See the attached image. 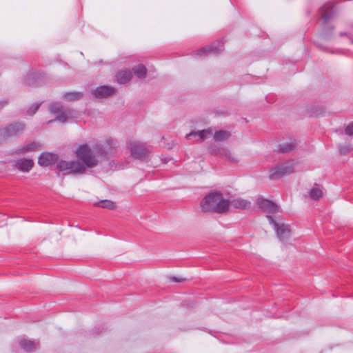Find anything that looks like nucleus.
<instances>
[{
  "mask_svg": "<svg viewBox=\"0 0 353 353\" xmlns=\"http://www.w3.org/2000/svg\"><path fill=\"white\" fill-rule=\"evenodd\" d=\"M107 145L103 148L99 145L92 150L88 145H80L76 152L77 157L81 161L86 168H93L97 165L99 159H107L109 154L112 155L117 148V141L108 139Z\"/></svg>",
  "mask_w": 353,
  "mask_h": 353,
  "instance_id": "f257e3e1",
  "label": "nucleus"
},
{
  "mask_svg": "<svg viewBox=\"0 0 353 353\" xmlns=\"http://www.w3.org/2000/svg\"><path fill=\"white\" fill-rule=\"evenodd\" d=\"M201 205L203 210L205 212L213 211L221 214L228 210L230 200L223 199L221 193L214 192L205 196Z\"/></svg>",
  "mask_w": 353,
  "mask_h": 353,
  "instance_id": "f03ea898",
  "label": "nucleus"
},
{
  "mask_svg": "<svg viewBox=\"0 0 353 353\" xmlns=\"http://www.w3.org/2000/svg\"><path fill=\"white\" fill-rule=\"evenodd\" d=\"M57 168L63 174H81L85 171V167L79 161H63L61 160L57 163Z\"/></svg>",
  "mask_w": 353,
  "mask_h": 353,
  "instance_id": "7ed1b4c3",
  "label": "nucleus"
},
{
  "mask_svg": "<svg viewBox=\"0 0 353 353\" xmlns=\"http://www.w3.org/2000/svg\"><path fill=\"white\" fill-rule=\"evenodd\" d=\"M25 130V124L22 122H14L0 128V144L6 142L9 139L16 137Z\"/></svg>",
  "mask_w": 353,
  "mask_h": 353,
  "instance_id": "20e7f679",
  "label": "nucleus"
},
{
  "mask_svg": "<svg viewBox=\"0 0 353 353\" xmlns=\"http://www.w3.org/2000/svg\"><path fill=\"white\" fill-rule=\"evenodd\" d=\"M294 161H288L271 168L269 177L272 180H276L294 172Z\"/></svg>",
  "mask_w": 353,
  "mask_h": 353,
  "instance_id": "39448f33",
  "label": "nucleus"
},
{
  "mask_svg": "<svg viewBox=\"0 0 353 353\" xmlns=\"http://www.w3.org/2000/svg\"><path fill=\"white\" fill-rule=\"evenodd\" d=\"M269 223L273 226L276 231L277 237L281 241H287L290 237V230L288 225L276 221L271 215H268Z\"/></svg>",
  "mask_w": 353,
  "mask_h": 353,
  "instance_id": "423d86ee",
  "label": "nucleus"
},
{
  "mask_svg": "<svg viewBox=\"0 0 353 353\" xmlns=\"http://www.w3.org/2000/svg\"><path fill=\"white\" fill-rule=\"evenodd\" d=\"M130 149L132 156L139 160H145L149 153V148L143 143L132 142L130 144Z\"/></svg>",
  "mask_w": 353,
  "mask_h": 353,
  "instance_id": "0eeeda50",
  "label": "nucleus"
},
{
  "mask_svg": "<svg viewBox=\"0 0 353 353\" xmlns=\"http://www.w3.org/2000/svg\"><path fill=\"white\" fill-rule=\"evenodd\" d=\"M223 42L222 41H217L212 45L203 47L195 52L196 56L202 57L209 54H217L223 50Z\"/></svg>",
  "mask_w": 353,
  "mask_h": 353,
  "instance_id": "6e6552de",
  "label": "nucleus"
},
{
  "mask_svg": "<svg viewBox=\"0 0 353 353\" xmlns=\"http://www.w3.org/2000/svg\"><path fill=\"white\" fill-rule=\"evenodd\" d=\"M116 92V89L110 85H101L93 90L92 94L94 98L103 99L109 97Z\"/></svg>",
  "mask_w": 353,
  "mask_h": 353,
  "instance_id": "1a4fd4ad",
  "label": "nucleus"
},
{
  "mask_svg": "<svg viewBox=\"0 0 353 353\" xmlns=\"http://www.w3.org/2000/svg\"><path fill=\"white\" fill-rule=\"evenodd\" d=\"M257 205L265 212L269 214H274L278 212V205L272 201L260 197L257 199Z\"/></svg>",
  "mask_w": 353,
  "mask_h": 353,
  "instance_id": "9d476101",
  "label": "nucleus"
},
{
  "mask_svg": "<svg viewBox=\"0 0 353 353\" xmlns=\"http://www.w3.org/2000/svg\"><path fill=\"white\" fill-rule=\"evenodd\" d=\"M58 161V155L50 152H43L39 157L38 163L41 166H50Z\"/></svg>",
  "mask_w": 353,
  "mask_h": 353,
  "instance_id": "9b49d317",
  "label": "nucleus"
},
{
  "mask_svg": "<svg viewBox=\"0 0 353 353\" xmlns=\"http://www.w3.org/2000/svg\"><path fill=\"white\" fill-rule=\"evenodd\" d=\"M42 79L40 74L35 71H30L24 77L23 83L26 85L39 86L41 85L39 81Z\"/></svg>",
  "mask_w": 353,
  "mask_h": 353,
  "instance_id": "f8f14e48",
  "label": "nucleus"
},
{
  "mask_svg": "<svg viewBox=\"0 0 353 353\" xmlns=\"http://www.w3.org/2000/svg\"><path fill=\"white\" fill-rule=\"evenodd\" d=\"M321 17L324 22L329 21L335 12L334 5L332 3H325L320 10Z\"/></svg>",
  "mask_w": 353,
  "mask_h": 353,
  "instance_id": "ddd939ff",
  "label": "nucleus"
},
{
  "mask_svg": "<svg viewBox=\"0 0 353 353\" xmlns=\"http://www.w3.org/2000/svg\"><path fill=\"white\" fill-rule=\"evenodd\" d=\"M33 165L34 161L31 159H19L15 163V167L24 172H28L32 168Z\"/></svg>",
  "mask_w": 353,
  "mask_h": 353,
  "instance_id": "4468645a",
  "label": "nucleus"
},
{
  "mask_svg": "<svg viewBox=\"0 0 353 353\" xmlns=\"http://www.w3.org/2000/svg\"><path fill=\"white\" fill-rule=\"evenodd\" d=\"M213 134L211 128H208L199 131H192L187 134L185 138L190 139L191 137H199V141H203L205 139Z\"/></svg>",
  "mask_w": 353,
  "mask_h": 353,
  "instance_id": "2eb2a0df",
  "label": "nucleus"
},
{
  "mask_svg": "<svg viewBox=\"0 0 353 353\" xmlns=\"http://www.w3.org/2000/svg\"><path fill=\"white\" fill-rule=\"evenodd\" d=\"M19 345L25 351L32 352L39 347V343L38 341L23 339L20 341Z\"/></svg>",
  "mask_w": 353,
  "mask_h": 353,
  "instance_id": "dca6fc26",
  "label": "nucleus"
},
{
  "mask_svg": "<svg viewBox=\"0 0 353 353\" xmlns=\"http://www.w3.org/2000/svg\"><path fill=\"white\" fill-rule=\"evenodd\" d=\"M116 80L120 84H124L130 81L132 77V72L129 70L119 71L116 74Z\"/></svg>",
  "mask_w": 353,
  "mask_h": 353,
  "instance_id": "f3484780",
  "label": "nucleus"
},
{
  "mask_svg": "<svg viewBox=\"0 0 353 353\" xmlns=\"http://www.w3.org/2000/svg\"><path fill=\"white\" fill-rule=\"evenodd\" d=\"M230 205L236 209H247L250 207V202L241 198H237L230 201Z\"/></svg>",
  "mask_w": 353,
  "mask_h": 353,
  "instance_id": "a211bd4d",
  "label": "nucleus"
},
{
  "mask_svg": "<svg viewBox=\"0 0 353 353\" xmlns=\"http://www.w3.org/2000/svg\"><path fill=\"white\" fill-rule=\"evenodd\" d=\"M83 97V92L74 91L65 92L63 96V99L68 102L79 101Z\"/></svg>",
  "mask_w": 353,
  "mask_h": 353,
  "instance_id": "6ab92c4d",
  "label": "nucleus"
},
{
  "mask_svg": "<svg viewBox=\"0 0 353 353\" xmlns=\"http://www.w3.org/2000/svg\"><path fill=\"white\" fill-rule=\"evenodd\" d=\"M219 152L220 153L219 154V157L221 158H225L231 163H238V159L232 156L230 150H228L227 148L221 147V149Z\"/></svg>",
  "mask_w": 353,
  "mask_h": 353,
  "instance_id": "aec40b11",
  "label": "nucleus"
},
{
  "mask_svg": "<svg viewBox=\"0 0 353 353\" xmlns=\"http://www.w3.org/2000/svg\"><path fill=\"white\" fill-rule=\"evenodd\" d=\"M231 136L229 131L221 130L216 131L214 134V140L216 142H221L228 140Z\"/></svg>",
  "mask_w": 353,
  "mask_h": 353,
  "instance_id": "412c9836",
  "label": "nucleus"
},
{
  "mask_svg": "<svg viewBox=\"0 0 353 353\" xmlns=\"http://www.w3.org/2000/svg\"><path fill=\"white\" fill-rule=\"evenodd\" d=\"M72 117L71 112L69 110H62L61 112L57 114L54 119L48 121V123H51L54 121H59L61 123H65L69 117Z\"/></svg>",
  "mask_w": 353,
  "mask_h": 353,
  "instance_id": "4be33fe9",
  "label": "nucleus"
},
{
  "mask_svg": "<svg viewBox=\"0 0 353 353\" xmlns=\"http://www.w3.org/2000/svg\"><path fill=\"white\" fill-rule=\"evenodd\" d=\"M132 71L135 76L139 79H144L146 77L147 69L143 64H139L132 68Z\"/></svg>",
  "mask_w": 353,
  "mask_h": 353,
  "instance_id": "5701e85b",
  "label": "nucleus"
},
{
  "mask_svg": "<svg viewBox=\"0 0 353 353\" xmlns=\"http://www.w3.org/2000/svg\"><path fill=\"white\" fill-rule=\"evenodd\" d=\"M295 148L296 144L294 143H285L279 145L278 151L280 153H288L294 150Z\"/></svg>",
  "mask_w": 353,
  "mask_h": 353,
  "instance_id": "b1692460",
  "label": "nucleus"
},
{
  "mask_svg": "<svg viewBox=\"0 0 353 353\" xmlns=\"http://www.w3.org/2000/svg\"><path fill=\"white\" fill-rule=\"evenodd\" d=\"M309 195L312 199L318 200L323 196L322 190L318 187H314L309 192Z\"/></svg>",
  "mask_w": 353,
  "mask_h": 353,
  "instance_id": "393cba45",
  "label": "nucleus"
},
{
  "mask_svg": "<svg viewBox=\"0 0 353 353\" xmlns=\"http://www.w3.org/2000/svg\"><path fill=\"white\" fill-rule=\"evenodd\" d=\"M63 110V105L60 102H52L49 105V111L52 114H58Z\"/></svg>",
  "mask_w": 353,
  "mask_h": 353,
  "instance_id": "a878e982",
  "label": "nucleus"
},
{
  "mask_svg": "<svg viewBox=\"0 0 353 353\" xmlns=\"http://www.w3.org/2000/svg\"><path fill=\"white\" fill-rule=\"evenodd\" d=\"M97 206L107 208V209H114L115 208L114 203L110 200H101L99 202H97L94 204Z\"/></svg>",
  "mask_w": 353,
  "mask_h": 353,
  "instance_id": "bb28decb",
  "label": "nucleus"
},
{
  "mask_svg": "<svg viewBox=\"0 0 353 353\" xmlns=\"http://www.w3.org/2000/svg\"><path fill=\"white\" fill-rule=\"evenodd\" d=\"M221 149V147L217 145H215V144H212L208 146V152L212 154V155H214V156H217L219 157V154L220 153V150Z\"/></svg>",
  "mask_w": 353,
  "mask_h": 353,
  "instance_id": "cd10ccee",
  "label": "nucleus"
},
{
  "mask_svg": "<svg viewBox=\"0 0 353 353\" xmlns=\"http://www.w3.org/2000/svg\"><path fill=\"white\" fill-rule=\"evenodd\" d=\"M35 148H36L35 143H29V144L26 145V146H23V147L19 148L17 152V153H24V152L30 151V150L34 149Z\"/></svg>",
  "mask_w": 353,
  "mask_h": 353,
  "instance_id": "c85d7f7f",
  "label": "nucleus"
},
{
  "mask_svg": "<svg viewBox=\"0 0 353 353\" xmlns=\"http://www.w3.org/2000/svg\"><path fill=\"white\" fill-rule=\"evenodd\" d=\"M41 103H37L33 104L27 111L28 115H33L39 109Z\"/></svg>",
  "mask_w": 353,
  "mask_h": 353,
  "instance_id": "c756f323",
  "label": "nucleus"
},
{
  "mask_svg": "<svg viewBox=\"0 0 353 353\" xmlns=\"http://www.w3.org/2000/svg\"><path fill=\"white\" fill-rule=\"evenodd\" d=\"M339 149L340 153L341 154H345L348 153L350 151V146L348 145H340L339 146Z\"/></svg>",
  "mask_w": 353,
  "mask_h": 353,
  "instance_id": "7c9ffc66",
  "label": "nucleus"
},
{
  "mask_svg": "<svg viewBox=\"0 0 353 353\" xmlns=\"http://www.w3.org/2000/svg\"><path fill=\"white\" fill-rule=\"evenodd\" d=\"M345 134L353 135V122L350 123L345 128Z\"/></svg>",
  "mask_w": 353,
  "mask_h": 353,
  "instance_id": "2f4dec72",
  "label": "nucleus"
},
{
  "mask_svg": "<svg viewBox=\"0 0 353 353\" xmlns=\"http://www.w3.org/2000/svg\"><path fill=\"white\" fill-rule=\"evenodd\" d=\"M172 281L174 282H183L186 280L185 278L172 276L170 278Z\"/></svg>",
  "mask_w": 353,
  "mask_h": 353,
  "instance_id": "473e14b6",
  "label": "nucleus"
},
{
  "mask_svg": "<svg viewBox=\"0 0 353 353\" xmlns=\"http://www.w3.org/2000/svg\"><path fill=\"white\" fill-rule=\"evenodd\" d=\"M8 103V101L6 100H1L0 101V109L3 108L5 105H6Z\"/></svg>",
  "mask_w": 353,
  "mask_h": 353,
  "instance_id": "72a5a7b5",
  "label": "nucleus"
},
{
  "mask_svg": "<svg viewBox=\"0 0 353 353\" xmlns=\"http://www.w3.org/2000/svg\"><path fill=\"white\" fill-rule=\"evenodd\" d=\"M339 35L342 37V36H344V35H347V34H346V32H341L339 33Z\"/></svg>",
  "mask_w": 353,
  "mask_h": 353,
  "instance_id": "f704fd0d",
  "label": "nucleus"
},
{
  "mask_svg": "<svg viewBox=\"0 0 353 353\" xmlns=\"http://www.w3.org/2000/svg\"><path fill=\"white\" fill-rule=\"evenodd\" d=\"M322 37H323V39H328L329 38L325 35V34H323Z\"/></svg>",
  "mask_w": 353,
  "mask_h": 353,
  "instance_id": "c9c22d12",
  "label": "nucleus"
},
{
  "mask_svg": "<svg viewBox=\"0 0 353 353\" xmlns=\"http://www.w3.org/2000/svg\"><path fill=\"white\" fill-rule=\"evenodd\" d=\"M352 43H353V39L352 40Z\"/></svg>",
  "mask_w": 353,
  "mask_h": 353,
  "instance_id": "e433bc0d",
  "label": "nucleus"
}]
</instances>
